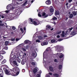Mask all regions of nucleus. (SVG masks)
Listing matches in <instances>:
<instances>
[{
	"label": "nucleus",
	"instance_id": "obj_1",
	"mask_svg": "<svg viewBox=\"0 0 77 77\" xmlns=\"http://www.w3.org/2000/svg\"><path fill=\"white\" fill-rule=\"evenodd\" d=\"M3 69L6 75H14V74L12 72L13 71L12 70L10 69V70L8 71V69H6L5 68H4Z\"/></svg>",
	"mask_w": 77,
	"mask_h": 77
},
{
	"label": "nucleus",
	"instance_id": "obj_2",
	"mask_svg": "<svg viewBox=\"0 0 77 77\" xmlns=\"http://www.w3.org/2000/svg\"><path fill=\"white\" fill-rule=\"evenodd\" d=\"M15 2H12V3L11 4V5H7V10H9V8H11V7L10 6H11V8L12 9H15Z\"/></svg>",
	"mask_w": 77,
	"mask_h": 77
},
{
	"label": "nucleus",
	"instance_id": "obj_3",
	"mask_svg": "<svg viewBox=\"0 0 77 77\" xmlns=\"http://www.w3.org/2000/svg\"><path fill=\"white\" fill-rule=\"evenodd\" d=\"M13 71L11 72H12V73H14V75H13L14 76L15 75V73H16V72H17L18 71V70L16 68H13V70H12Z\"/></svg>",
	"mask_w": 77,
	"mask_h": 77
},
{
	"label": "nucleus",
	"instance_id": "obj_4",
	"mask_svg": "<svg viewBox=\"0 0 77 77\" xmlns=\"http://www.w3.org/2000/svg\"><path fill=\"white\" fill-rule=\"evenodd\" d=\"M31 56L32 57H34L33 59H35V58L36 57V56H37V54L36 53V52H35V53L32 54Z\"/></svg>",
	"mask_w": 77,
	"mask_h": 77
},
{
	"label": "nucleus",
	"instance_id": "obj_5",
	"mask_svg": "<svg viewBox=\"0 0 77 77\" xmlns=\"http://www.w3.org/2000/svg\"><path fill=\"white\" fill-rule=\"evenodd\" d=\"M55 14L56 16H57V15H59V11L58 10H55Z\"/></svg>",
	"mask_w": 77,
	"mask_h": 77
},
{
	"label": "nucleus",
	"instance_id": "obj_6",
	"mask_svg": "<svg viewBox=\"0 0 77 77\" xmlns=\"http://www.w3.org/2000/svg\"><path fill=\"white\" fill-rule=\"evenodd\" d=\"M39 71L40 72H38V74L37 75L36 77H40V76H41V74L42 72L41 71V70H40Z\"/></svg>",
	"mask_w": 77,
	"mask_h": 77
},
{
	"label": "nucleus",
	"instance_id": "obj_7",
	"mask_svg": "<svg viewBox=\"0 0 77 77\" xmlns=\"http://www.w3.org/2000/svg\"><path fill=\"white\" fill-rule=\"evenodd\" d=\"M50 12L51 13V15H53V12H54V8L52 7V8H50Z\"/></svg>",
	"mask_w": 77,
	"mask_h": 77
},
{
	"label": "nucleus",
	"instance_id": "obj_8",
	"mask_svg": "<svg viewBox=\"0 0 77 77\" xmlns=\"http://www.w3.org/2000/svg\"><path fill=\"white\" fill-rule=\"evenodd\" d=\"M51 3V1L50 0H48L45 2L46 4L48 5H50Z\"/></svg>",
	"mask_w": 77,
	"mask_h": 77
},
{
	"label": "nucleus",
	"instance_id": "obj_9",
	"mask_svg": "<svg viewBox=\"0 0 77 77\" xmlns=\"http://www.w3.org/2000/svg\"><path fill=\"white\" fill-rule=\"evenodd\" d=\"M49 69L52 72H54V70H53V68L51 66H50L49 67Z\"/></svg>",
	"mask_w": 77,
	"mask_h": 77
},
{
	"label": "nucleus",
	"instance_id": "obj_10",
	"mask_svg": "<svg viewBox=\"0 0 77 77\" xmlns=\"http://www.w3.org/2000/svg\"><path fill=\"white\" fill-rule=\"evenodd\" d=\"M51 27V26L50 25H47L46 27V30H49V29H50Z\"/></svg>",
	"mask_w": 77,
	"mask_h": 77
},
{
	"label": "nucleus",
	"instance_id": "obj_11",
	"mask_svg": "<svg viewBox=\"0 0 77 77\" xmlns=\"http://www.w3.org/2000/svg\"><path fill=\"white\" fill-rule=\"evenodd\" d=\"M6 52L5 51L3 50V49H2V50L1 51V53L2 54H6Z\"/></svg>",
	"mask_w": 77,
	"mask_h": 77
},
{
	"label": "nucleus",
	"instance_id": "obj_12",
	"mask_svg": "<svg viewBox=\"0 0 77 77\" xmlns=\"http://www.w3.org/2000/svg\"><path fill=\"white\" fill-rule=\"evenodd\" d=\"M53 76L56 77H59V74L57 73H54L53 74Z\"/></svg>",
	"mask_w": 77,
	"mask_h": 77
},
{
	"label": "nucleus",
	"instance_id": "obj_13",
	"mask_svg": "<svg viewBox=\"0 0 77 77\" xmlns=\"http://www.w3.org/2000/svg\"><path fill=\"white\" fill-rule=\"evenodd\" d=\"M29 21H30V23L31 24H33V19H32L31 18H29Z\"/></svg>",
	"mask_w": 77,
	"mask_h": 77
},
{
	"label": "nucleus",
	"instance_id": "obj_14",
	"mask_svg": "<svg viewBox=\"0 0 77 77\" xmlns=\"http://www.w3.org/2000/svg\"><path fill=\"white\" fill-rule=\"evenodd\" d=\"M13 63L16 66H18V64H17V62L16 61H14L13 62Z\"/></svg>",
	"mask_w": 77,
	"mask_h": 77
},
{
	"label": "nucleus",
	"instance_id": "obj_15",
	"mask_svg": "<svg viewBox=\"0 0 77 77\" xmlns=\"http://www.w3.org/2000/svg\"><path fill=\"white\" fill-rule=\"evenodd\" d=\"M36 72H37V69L35 68L33 70V72L34 74H36Z\"/></svg>",
	"mask_w": 77,
	"mask_h": 77
},
{
	"label": "nucleus",
	"instance_id": "obj_16",
	"mask_svg": "<svg viewBox=\"0 0 77 77\" xmlns=\"http://www.w3.org/2000/svg\"><path fill=\"white\" fill-rule=\"evenodd\" d=\"M62 68V66L61 65H60L58 66V69H61Z\"/></svg>",
	"mask_w": 77,
	"mask_h": 77
},
{
	"label": "nucleus",
	"instance_id": "obj_17",
	"mask_svg": "<svg viewBox=\"0 0 77 77\" xmlns=\"http://www.w3.org/2000/svg\"><path fill=\"white\" fill-rule=\"evenodd\" d=\"M6 62V60L4 59L3 61L1 62V64H3V63H5Z\"/></svg>",
	"mask_w": 77,
	"mask_h": 77
},
{
	"label": "nucleus",
	"instance_id": "obj_18",
	"mask_svg": "<svg viewBox=\"0 0 77 77\" xmlns=\"http://www.w3.org/2000/svg\"><path fill=\"white\" fill-rule=\"evenodd\" d=\"M38 39H40V40H41V39H43L42 37L41 36H39L38 37Z\"/></svg>",
	"mask_w": 77,
	"mask_h": 77
},
{
	"label": "nucleus",
	"instance_id": "obj_19",
	"mask_svg": "<svg viewBox=\"0 0 77 77\" xmlns=\"http://www.w3.org/2000/svg\"><path fill=\"white\" fill-rule=\"evenodd\" d=\"M31 65H32V66H35V65H36V64H35V62H32L31 63Z\"/></svg>",
	"mask_w": 77,
	"mask_h": 77
},
{
	"label": "nucleus",
	"instance_id": "obj_20",
	"mask_svg": "<svg viewBox=\"0 0 77 77\" xmlns=\"http://www.w3.org/2000/svg\"><path fill=\"white\" fill-rule=\"evenodd\" d=\"M8 44H9V42L8 41H5V45L7 46L8 45Z\"/></svg>",
	"mask_w": 77,
	"mask_h": 77
},
{
	"label": "nucleus",
	"instance_id": "obj_21",
	"mask_svg": "<svg viewBox=\"0 0 77 77\" xmlns=\"http://www.w3.org/2000/svg\"><path fill=\"white\" fill-rule=\"evenodd\" d=\"M69 17L70 18H72L73 17V14H69Z\"/></svg>",
	"mask_w": 77,
	"mask_h": 77
},
{
	"label": "nucleus",
	"instance_id": "obj_22",
	"mask_svg": "<svg viewBox=\"0 0 77 77\" xmlns=\"http://www.w3.org/2000/svg\"><path fill=\"white\" fill-rule=\"evenodd\" d=\"M25 42L26 44H29V40H26L25 41Z\"/></svg>",
	"mask_w": 77,
	"mask_h": 77
},
{
	"label": "nucleus",
	"instance_id": "obj_23",
	"mask_svg": "<svg viewBox=\"0 0 77 77\" xmlns=\"http://www.w3.org/2000/svg\"><path fill=\"white\" fill-rule=\"evenodd\" d=\"M72 29H73V28L72 27L71 28H70L69 29H68V30L69 31V32H71V31L72 30Z\"/></svg>",
	"mask_w": 77,
	"mask_h": 77
},
{
	"label": "nucleus",
	"instance_id": "obj_24",
	"mask_svg": "<svg viewBox=\"0 0 77 77\" xmlns=\"http://www.w3.org/2000/svg\"><path fill=\"white\" fill-rule=\"evenodd\" d=\"M33 24H34V25H35V26H36L37 25V22H36V21H34L33 22Z\"/></svg>",
	"mask_w": 77,
	"mask_h": 77
},
{
	"label": "nucleus",
	"instance_id": "obj_25",
	"mask_svg": "<svg viewBox=\"0 0 77 77\" xmlns=\"http://www.w3.org/2000/svg\"><path fill=\"white\" fill-rule=\"evenodd\" d=\"M64 55L63 54H62L61 55H60L59 57V58H62V57H63Z\"/></svg>",
	"mask_w": 77,
	"mask_h": 77
},
{
	"label": "nucleus",
	"instance_id": "obj_26",
	"mask_svg": "<svg viewBox=\"0 0 77 77\" xmlns=\"http://www.w3.org/2000/svg\"><path fill=\"white\" fill-rule=\"evenodd\" d=\"M30 47L29 46V45H27L26 46H25V48H26V49H28V48H29Z\"/></svg>",
	"mask_w": 77,
	"mask_h": 77
},
{
	"label": "nucleus",
	"instance_id": "obj_27",
	"mask_svg": "<svg viewBox=\"0 0 77 77\" xmlns=\"http://www.w3.org/2000/svg\"><path fill=\"white\" fill-rule=\"evenodd\" d=\"M71 34L72 35H75V33L74 31H73L71 32Z\"/></svg>",
	"mask_w": 77,
	"mask_h": 77
},
{
	"label": "nucleus",
	"instance_id": "obj_28",
	"mask_svg": "<svg viewBox=\"0 0 77 77\" xmlns=\"http://www.w3.org/2000/svg\"><path fill=\"white\" fill-rule=\"evenodd\" d=\"M57 18L56 17H53L52 18V20H57Z\"/></svg>",
	"mask_w": 77,
	"mask_h": 77
},
{
	"label": "nucleus",
	"instance_id": "obj_29",
	"mask_svg": "<svg viewBox=\"0 0 77 77\" xmlns=\"http://www.w3.org/2000/svg\"><path fill=\"white\" fill-rule=\"evenodd\" d=\"M73 14L74 15H77V13L76 11H74L73 12Z\"/></svg>",
	"mask_w": 77,
	"mask_h": 77
},
{
	"label": "nucleus",
	"instance_id": "obj_30",
	"mask_svg": "<svg viewBox=\"0 0 77 77\" xmlns=\"http://www.w3.org/2000/svg\"><path fill=\"white\" fill-rule=\"evenodd\" d=\"M51 42H52V43H53V42H55V40L53 39L51 40Z\"/></svg>",
	"mask_w": 77,
	"mask_h": 77
},
{
	"label": "nucleus",
	"instance_id": "obj_31",
	"mask_svg": "<svg viewBox=\"0 0 77 77\" xmlns=\"http://www.w3.org/2000/svg\"><path fill=\"white\" fill-rule=\"evenodd\" d=\"M46 14V13H45V12H44L42 13V15L43 16H45Z\"/></svg>",
	"mask_w": 77,
	"mask_h": 77
},
{
	"label": "nucleus",
	"instance_id": "obj_32",
	"mask_svg": "<svg viewBox=\"0 0 77 77\" xmlns=\"http://www.w3.org/2000/svg\"><path fill=\"white\" fill-rule=\"evenodd\" d=\"M20 31H21V32H22L23 33V32H24V31L23 30V29H22V28H21L20 29Z\"/></svg>",
	"mask_w": 77,
	"mask_h": 77
},
{
	"label": "nucleus",
	"instance_id": "obj_33",
	"mask_svg": "<svg viewBox=\"0 0 77 77\" xmlns=\"http://www.w3.org/2000/svg\"><path fill=\"white\" fill-rule=\"evenodd\" d=\"M43 43H44V45H45L48 44V42H43Z\"/></svg>",
	"mask_w": 77,
	"mask_h": 77
},
{
	"label": "nucleus",
	"instance_id": "obj_34",
	"mask_svg": "<svg viewBox=\"0 0 77 77\" xmlns=\"http://www.w3.org/2000/svg\"><path fill=\"white\" fill-rule=\"evenodd\" d=\"M21 64H22V65H24V61H23V60H22L21 62Z\"/></svg>",
	"mask_w": 77,
	"mask_h": 77
},
{
	"label": "nucleus",
	"instance_id": "obj_35",
	"mask_svg": "<svg viewBox=\"0 0 77 77\" xmlns=\"http://www.w3.org/2000/svg\"><path fill=\"white\" fill-rule=\"evenodd\" d=\"M3 57L2 55L0 56V60H2V59H3Z\"/></svg>",
	"mask_w": 77,
	"mask_h": 77
},
{
	"label": "nucleus",
	"instance_id": "obj_36",
	"mask_svg": "<svg viewBox=\"0 0 77 77\" xmlns=\"http://www.w3.org/2000/svg\"><path fill=\"white\" fill-rule=\"evenodd\" d=\"M61 31H60L57 33V34L58 35H59V34H60V33H61Z\"/></svg>",
	"mask_w": 77,
	"mask_h": 77
},
{
	"label": "nucleus",
	"instance_id": "obj_37",
	"mask_svg": "<svg viewBox=\"0 0 77 77\" xmlns=\"http://www.w3.org/2000/svg\"><path fill=\"white\" fill-rule=\"evenodd\" d=\"M17 61L18 62H19V63H20V62H21V60H20V59L19 58H18V59H17Z\"/></svg>",
	"mask_w": 77,
	"mask_h": 77
},
{
	"label": "nucleus",
	"instance_id": "obj_38",
	"mask_svg": "<svg viewBox=\"0 0 77 77\" xmlns=\"http://www.w3.org/2000/svg\"><path fill=\"white\" fill-rule=\"evenodd\" d=\"M36 42L39 43V42H40V40H37L36 41Z\"/></svg>",
	"mask_w": 77,
	"mask_h": 77
},
{
	"label": "nucleus",
	"instance_id": "obj_39",
	"mask_svg": "<svg viewBox=\"0 0 77 77\" xmlns=\"http://www.w3.org/2000/svg\"><path fill=\"white\" fill-rule=\"evenodd\" d=\"M37 25H38L39 24H40V21H38L37 22Z\"/></svg>",
	"mask_w": 77,
	"mask_h": 77
},
{
	"label": "nucleus",
	"instance_id": "obj_40",
	"mask_svg": "<svg viewBox=\"0 0 77 77\" xmlns=\"http://www.w3.org/2000/svg\"><path fill=\"white\" fill-rule=\"evenodd\" d=\"M4 48H5V50H8V47L7 46L6 47H5Z\"/></svg>",
	"mask_w": 77,
	"mask_h": 77
},
{
	"label": "nucleus",
	"instance_id": "obj_41",
	"mask_svg": "<svg viewBox=\"0 0 77 77\" xmlns=\"http://www.w3.org/2000/svg\"><path fill=\"white\" fill-rule=\"evenodd\" d=\"M48 17V15L46 14L45 16V18H47V17Z\"/></svg>",
	"mask_w": 77,
	"mask_h": 77
},
{
	"label": "nucleus",
	"instance_id": "obj_42",
	"mask_svg": "<svg viewBox=\"0 0 77 77\" xmlns=\"http://www.w3.org/2000/svg\"><path fill=\"white\" fill-rule=\"evenodd\" d=\"M4 26V24L3 23H0V26Z\"/></svg>",
	"mask_w": 77,
	"mask_h": 77
},
{
	"label": "nucleus",
	"instance_id": "obj_43",
	"mask_svg": "<svg viewBox=\"0 0 77 77\" xmlns=\"http://www.w3.org/2000/svg\"><path fill=\"white\" fill-rule=\"evenodd\" d=\"M11 41H15V38H12L11 39Z\"/></svg>",
	"mask_w": 77,
	"mask_h": 77
},
{
	"label": "nucleus",
	"instance_id": "obj_44",
	"mask_svg": "<svg viewBox=\"0 0 77 77\" xmlns=\"http://www.w3.org/2000/svg\"><path fill=\"white\" fill-rule=\"evenodd\" d=\"M38 17H42V16H41V15L40 14H38Z\"/></svg>",
	"mask_w": 77,
	"mask_h": 77
},
{
	"label": "nucleus",
	"instance_id": "obj_45",
	"mask_svg": "<svg viewBox=\"0 0 77 77\" xmlns=\"http://www.w3.org/2000/svg\"><path fill=\"white\" fill-rule=\"evenodd\" d=\"M61 35L63 37L65 36V35H64V34H62Z\"/></svg>",
	"mask_w": 77,
	"mask_h": 77
},
{
	"label": "nucleus",
	"instance_id": "obj_46",
	"mask_svg": "<svg viewBox=\"0 0 77 77\" xmlns=\"http://www.w3.org/2000/svg\"><path fill=\"white\" fill-rule=\"evenodd\" d=\"M54 62H57V59H55L54 60Z\"/></svg>",
	"mask_w": 77,
	"mask_h": 77
},
{
	"label": "nucleus",
	"instance_id": "obj_47",
	"mask_svg": "<svg viewBox=\"0 0 77 77\" xmlns=\"http://www.w3.org/2000/svg\"><path fill=\"white\" fill-rule=\"evenodd\" d=\"M41 45H42V46H43V45H44V42L43 43H41Z\"/></svg>",
	"mask_w": 77,
	"mask_h": 77
},
{
	"label": "nucleus",
	"instance_id": "obj_48",
	"mask_svg": "<svg viewBox=\"0 0 77 77\" xmlns=\"http://www.w3.org/2000/svg\"><path fill=\"white\" fill-rule=\"evenodd\" d=\"M12 29L13 30H15V27H12Z\"/></svg>",
	"mask_w": 77,
	"mask_h": 77
},
{
	"label": "nucleus",
	"instance_id": "obj_49",
	"mask_svg": "<svg viewBox=\"0 0 77 77\" xmlns=\"http://www.w3.org/2000/svg\"><path fill=\"white\" fill-rule=\"evenodd\" d=\"M58 41H62V38L59 39L58 40Z\"/></svg>",
	"mask_w": 77,
	"mask_h": 77
},
{
	"label": "nucleus",
	"instance_id": "obj_50",
	"mask_svg": "<svg viewBox=\"0 0 77 77\" xmlns=\"http://www.w3.org/2000/svg\"><path fill=\"white\" fill-rule=\"evenodd\" d=\"M16 74L17 75H18V74H19V72H18V71L17 72V73H16Z\"/></svg>",
	"mask_w": 77,
	"mask_h": 77
},
{
	"label": "nucleus",
	"instance_id": "obj_51",
	"mask_svg": "<svg viewBox=\"0 0 77 77\" xmlns=\"http://www.w3.org/2000/svg\"><path fill=\"white\" fill-rule=\"evenodd\" d=\"M22 71L23 72H25V69H23L22 70Z\"/></svg>",
	"mask_w": 77,
	"mask_h": 77
},
{
	"label": "nucleus",
	"instance_id": "obj_52",
	"mask_svg": "<svg viewBox=\"0 0 77 77\" xmlns=\"http://www.w3.org/2000/svg\"><path fill=\"white\" fill-rule=\"evenodd\" d=\"M22 49H23V51H26V50L24 48H23Z\"/></svg>",
	"mask_w": 77,
	"mask_h": 77
},
{
	"label": "nucleus",
	"instance_id": "obj_53",
	"mask_svg": "<svg viewBox=\"0 0 77 77\" xmlns=\"http://www.w3.org/2000/svg\"><path fill=\"white\" fill-rule=\"evenodd\" d=\"M19 40V38H16V41H18Z\"/></svg>",
	"mask_w": 77,
	"mask_h": 77
},
{
	"label": "nucleus",
	"instance_id": "obj_54",
	"mask_svg": "<svg viewBox=\"0 0 77 77\" xmlns=\"http://www.w3.org/2000/svg\"><path fill=\"white\" fill-rule=\"evenodd\" d=\"M57 38H60V35H57Z\"/></svg>",
	"mask_w": 77,
	"mask_h": 77
},
{
	"label": "nucleus",
	"instance_id": "obj_55",
	"mask_svg": "<svg viewBox=\"0 0 77 77\" xmlns=\"http://www.w3.org/2000/svg\"><path fill=\"white\" fill-rule=\"evenodd\" d=\"M5 12H6V13H8V12H9V11H8V10H6L5 11Z\"/></svg>",
	"mask_w": 77,
	"mask_h": 77
},
{
	"label": "nucleus",
	"instance_id": "obj_56",
	"mask_svg": "<svg viewBox=\"0 0 77 77\" xmlns=\"http://www.w3.org/2000/svg\"><path fill=\"white\" fill-rule=\"evenodd\" d=\"M48 74H49V75H52L53 74H52V73H49Z\"/></svg>",
	"mask_w": 77,
	"mask_h": 77
},
{
	"label": "nucleus",
	"instance_id": "obj_57",
	"mask_svg": "<svg viewBox=\"0 0 77 77\" xmlns=\"http://www.w3.org/2000/svg\"><path fill=\"white\" fill-rule=\"evenodd\" d=\"M24 3L26 4L27 3V1H26V2H25Z\"/></svg>",
	"mask_w": 77,
	"mask_h": 77
},
{
	"label": "nucleus",
	"instance_id": "obj_58",
	"mask_svg": "<svg viewBox=\"0 0 77 77\" xmlns=\"http://www.w3.org/2000/svg\"><path fill=\"white\" fill-rule=\"evenodd\" d=\"M23 30L25 31V30H26V28L25 27H23Z\"/></svg>",
	"mask_w": 77,
	"mask_h": 77
},
{
	"label": "nucleus",
	"instance_id": "obj_59",
	"mask_svg": "<svg viewBox=\"0 0 77 77\" xmlns=\"http://www.w3.org/2000/svg\"><path fill=\"white\" fill-rule=\"evenodd\" d=\"M71 2H72V0H69V3H71Z\"/></svg>",
	"mask_w": 77,
	"mask_h": 77
},
{
	"label": "nucleus",
	"instance_id": "obj_60",
	"mask_svg": "<svg viewBox=\"0 0 77 77\" xmlns=\"http://www.w3.org/2000/svg\"><path fill=\"white\" fill-rule=\"evenodd\" d=\"M4 16L3 15H2L1 16V18H4Z\"/></svg>",
	"mask_w": 77,
	"mask_h": 77
},
{
	"label": "nucleus",
	"instance_id": "obj_61",
	"mask_svg": "<svg viewBox=\"0 0 77 77\" xmlns=\"http://www.w3.org/2000/svg\"><path fill=\"white\" fill-rule=\"evenodd\" d=\"M65 33V32H64V31H63L62 32V34H64Z\"/></svg>",
	"mask_w": 77,
	"mask_h": 77
},
{
	"label": "nucleus",
	"instance_id": "obj_62",
	"mask_svg": "<svg viewBox=\"0 0 77 77\" xmlns=\"http://www.w3.org/2000/svg\"><path fill=\"white\" fill-rule=\"evenodd\" d=\"M44 37H45V38H46V37H47V35H44Z\"/></svg>",
	"mask_w": 77,
	"mask_h": 77
},
{
	"label": "nucleus",
	"instance_id": "obj_63",
	"mask_svg": "<svg viewBox=\"0 0 77 77\" xmlns=\"http://www.w3.org/2000/svg\"><path fill=\"white\" fill-rule=\"evenodd\" d=\"M69 8V6H66V8Z\"/></svg>",
	"mask_w": 77,
	"mask_h": 77
},
{
	"label": "nucleus",
	"instance_id": "obj_64",
	"mask_svg": "<svg viewBox=\"0 0 77 77\" xmlns=\"http://www.w3.org/2000/svg\"><path fill=\"white\" fill-rule=\"evenodd\" d=\"M68 3H66V6H68Z\"/></svg>",
	"mask_w": 77,
	"mask_h": 77
}]
</instances>
